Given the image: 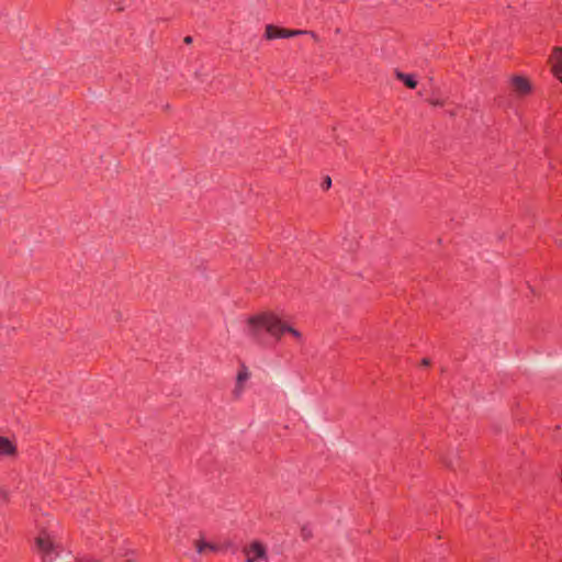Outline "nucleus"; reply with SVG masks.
I'll return each mask as SVG.
<instances>
[{
  "label": "nucleus",
  "instance_id": "12",
  "mask_svg": "<svg viewBox=\"0 0 562 562\" xmlns=\"http://www.w3.org/2000/svg\"><path fill=\"white\" fill-rule=\"evenodd\" d=\"M312 529L307 526H304L302 527L301 529V537L304 539V540H308L312 538Z\"/></svg>",
  "mask_w": 562,
  "mask_h": 562
},
{
  "label": "nucleus",
  "instance_id": "13",
  "mask_svg": "<svg viewBox=\"0 0 562 562\" xmlns=\"http://www.w3.org/2000/svg\"><path fill=\"white\" fill-rule=\"evenodd\" d=\"M428 102L435 106H441L445 104V102L439 98H430V99H428Z\"/></svg>",
  "mask_w": 562,
  "mask_h": 562
},
{
  "label": "nucleus",
  "instance_id": "2",
  "mask_svg": "<svg viewBox=\"0 0 562 562\" xmlns=\"http://www.w3.org/2000/svg\"><path fill=\"white\" fill-rule=\"evenodd\" d=\"M35 546L42 555L43 562H54L60 554L58 546L55 544L52 536L42 531L35 539Z\"/></svg>",
  "mask_w": 562,
  "mask_h": 562
},
{
  "label": "nucleus",
  "instance_id": "17",
  "mask_svg": "<svg viewBox=\"0 0 562 562\" xmlns=\"http://www.w3.org/2000/svg\"><path fill=\"white\" fill-rule=\"evenodd\" d=\"M183 42H184L186 44H191V43H192V37H191V36H186V37H184V40H183Z\"/></svg>",
  "mask_w": 562,
  "mask_h": 562
},
{
  "label": "nucleus",
  "instance_id": "1",
  "mask_svg": "<svg viewBox=\"0 0 562 562\" xmlns=\"http://www.w3.org/2000/svg\"><path fill=\"white\" fill-rule=\"evenodd\" d=\"M247 329L248 335L258 342L263 341L265 334L279 340L285 333H289L299 341L302 340V334L297 329L282 322L279 316L271 312H265L249 317Z\"/></svg>",
  "mask_w": 562,
  "mask_h": 562
},
{
  "label": "nucleus",
  "instance_id": "3",
  "mask_svg": "<svg viewBox=\"0 0 562 562\" xmlns=\"http://www.w3.org/2000/svg\"><path fill=\"white\" fill-rule=\"evenodd\" d=\"M244 553L246 554L245 562H258L259 560L268 561V554L266 547L259 542L254 541L244 549Z\"/></svg>",
  "mask_w": 562,
  "mask_h": 562
},
{
  "label": "nucleus",
  "instance_id": "14",
  "mask_svg": "<svg viewBox=\"0 0 562 562\" xmlns=\"http://www.w3.org/2000/svg\"><path fill=\"white\" fill-rule=\"evenodd\" d=\"M331 187V179L329 176H326L322 182V188L324 190H328Z\"/></svg>",
  "mask_w": 562,
  "mask_h": 562
},
{
  "label": "nucleus",
  "instance_id": "9",
  "mask_svg": "<svg viewBox=\"0 0 562 562\" xmlns=\"http://www.w3.org/2000/svg\"><path fill=\"white\" fill-rule=\"evenodd\" d=\"M396 77H397V79L403 81L404 85L409 89H414L417 86V80H416L415 76L412 74H404L401 71H396Z\"/></svg>",
  "mask_w": 562,
  "mask_h": 562
},
{
  "label": "nucleus",
  "instance_id": "10",
  "mask_svg": "<svg viewBox=\"0 0 562 562\" xmlns=\"http://www.w3.org/2000/svg\"><path fill=\"white\" fill-rule=\"evenodd\" d=\"M195 549L198 553H203L205 550L215 552L218 550V547L216 544L206 542L203 539H200L195 541Z\"/></svg>",
  "mask_w": 562,
  "mask_h": 562
},
{
  "label": "nucleus",
  "instance_id": "4",
  "mask_svg": "<svg viewBox=\"0 0 562 562\" xmlns=\"http://www.w3.org/2000/svg\"><path fill=\"white\" fill-rule=\"evenodd\" d=\"M250 378V372L248 368L245 364L240 366V369L238 370L237 376H236V384L234 389V395L235 397H240L244 392V383L248 381Z\"/></svg>",
  "mask_w": 562,
  "mask_h": 562
},
{
  "label": "nucleus",
  "instance_id": "8",
  "mask_svg": "<svg viewBox=\"0 0 562 562\" xmlns=\"http://www.w3.org/2000/svg\"><path fill=\"white\" fill-rule=\"evenodd\" d=\"M15 452V445L9 438L0 436V456H14Z\"/></svg>",
  "mask_w": 562,
  "mask_h": 562
},
{
  "label": "nucleus",
  "instance_id": "7",
  "mask_svg": "<svg viewBox=\"0 0 562 562\" xmlns=\"http://www.w3.org/2000/svg\"><path fill=\"white\" fill-rule=\"evenodd\" d=\"M551 63L554 76L562 82V48L554 50Z\"/></svg>",
  "mask_w": 562,
  "mask_h": 562
},
{
  "label": "nucleus",
  "instance_id": "6",
  "mask_svg": "<svg viewBox=\"0 0 562 562\" xmlns=\"http://www.w3.org/2000/svg\"><path fill=\"white\" fill-rule=\"evenodd\" d=\"M512 85H513L515 91L520 94H527L531 91V86H530L529 81L521 76L513 77Z\"/></svg>",
  "mask_w": 562,
  "mask_h": 562
},
{
  "label": "nucleus",
  "instance_id": "16",
  "mask_svg": "<svg viewBox=\"0 0 562 562\" xmlns=\"http://www.w3.org/2000/svg\"><path fill=\"white\" fill-rule=\"evenodd\" d=\"M306 35H310L316 42L319 41L318 35L315 32H313V31H307Z\"/></svg>",
  "mask_w": 562,
  "mask_h": 562
},
{
  "label": "nucleus",
  "instance_id": "15",
  "mask_svg": "<svg viewBox=\"0 0 562 562\" xmlns=\"http://www.w3.org/2000/svg\"><path fill=\"white\" fill-rule=\"evenodd\" d=\"M288 34H290V37L307 34V31L303 30H289Z\"/></svg>",
  "mask_w": 562,
  "mask_h": 562
},
{
  "label": "nucleus",
  "instance_id": "19",
  "mask_svg": "<svg viewBox=\"0 0 562 562\" xmlns=\"http://www.w3.org/2000/svg\"><path fill=\"white\" fill-rule=\"evenodd\" d=\"M124 562H134V561H133V560H126V561H124Z\"/></svg>",
  "mask_w": 562,
  "mask_h": 562
},
{
  "label": "nucleus",
  "instance_id": "18",
  "mask_svg": "<svg viewBox=\"0 0 562 562\" xmlns=\"http://www.w3.org/2000/svg\"><path fill=\"white\" fill-rule=\"evenodd\" d=\"M422 364L425 366V367L429 366L430 364L429 359H427V358L423 359L422 360Z\"/></svg>",
  "mask_w": 562,
  "mask_h": 562
},
{
  "label": "nucleus",
  "instance_id": "5",
  "mask_svg": "<svg viewBox=\"0 0 562 562\" xmlns=\"http://www.w3.org/2000/svg\"><path fill=\"white\" fill-rule=\"evenodd\" d=\"M288 32H289V30H286V29H282V27H278V26L269 24L266 26L265 37L267 40L289 38L290 34H288Z\"/></svg>",
  "mask_w": 562,
  "mask_h": 562
},
{
  "label": "nucleus",
  "instance_id": "11",
  "mask_svg": "<svg viewBox=\"0 0 562 562\" xmlns=\"http://www.w3.org/2000/svg\"><path fill=\"white\" fill-rule=\"evenodd\" d=\"M124 2L125 0H110L109 5L115 11H122L125 8Z\"/></svg>",
  "mask_w": 562,
  "mask_h": 562
}]
</instances>
